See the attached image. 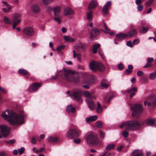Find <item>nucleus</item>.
Here are the masks:
<instances>
[{"label": "nucleus", "mask_w": 156, "mask_h": 156, "mask_svg": "<svg viewBox=\"0 0 156 156\" xmlns=\"http://www.w3.org/2000/svg\"><path fill=\"white\" fill-rule=\"evenodd\" d=\"M25 115L21 114L19 115L12 110H7L3 112L1 116L5 119H7L10 125H21L24 122Z\"/></svg>", "instance_id": "nucleus-1"}, {"label": "nucleus", "mask_w": 156, "mask_h": 156, "mask_svg": "<svg viewBox=\"0 0 156 156\" xmlns=\"http://www.w3.org/2000/svg\"><path fill=\"white\" fill-rule=\"evenodd\" d=\"M70 70H67L65 68L63 70L57 71L55 76H52L51 79L55 80L58 78L66 80L68 82L78 83L80 80L79 76L77 75H74L71 74Z\"/></svg>", "instance_id": "nucleus-2"}, {"label": "nucleus", "mask_w": 156, "mask_h": 156, "mask_svg": "<svg viewBox=\"0 0 156 156\" xmlns=\"http://www.w3.org/2000/svg\"><path fill=\"white\" fill-rule=\"evenodd\" d=\"M47 11L50 12L51 11L53 10L54 12V20L58 22V24H60L61 22V19L62 18V16L60 14L61 11L60 8L59 6L54 7L52 8L50 6H48L46 8Z\"/></svg>", "instance_id": "nucleus-3"}, {"label": "nucleus", "mask_w": 156, "mask_h": 156, "mask_svg": "<svg viewBox=\"0 0 156 156\" xmlns=\"http://www.w3.org/2000/svg\"><path fill=\"white\" fill-rule=\"evenodd\" d=\"M137 34L136 31L135 29H132L126 34L120 33L116 34V40L118 41H121L128 37H133Z\"/></svg>", "instance_id": "nucleus-4"}, {"label": "nucleus", "mask_w": 156, "mask_h": 156, "mask_svg": "<svg viewBox=\"0 0 156 156\" xmlns=\"http://www.w3.org/2000/svg\"><path fill=\"white\" fill-rule=\"evenodd\" d=\"M131 109L133 111L132 116L135 118L139 117L143 111L142 105L140 104H135L134 106L131 107Z\"/></svg>", "instance_id": "nucleus-5"}, {"label": "nucleus", "mask_w": 156, "mask_h": 156, "mask_svg": "<svg viewBox=\"0 0 156 156\" xmlns=\"http://www.w3.org/2000/svg\"><path fill=\"white\" fill-rule=\"evenodd\" d=\"M89 67L92 71L95 72L98 70L103 72L105 69V67L102 64L95 61H93L90 63Z\"/></svg>", "instance_id": "nucleus-6"}, {"label": "nucleus", "mask_w": 156, "mask_h": 156, "mask_svg": "<svg viewBox=\"0 0 156 156\" xmlns=\"http://www.w3.org/2000/svg\"><path fill=\"white\" fill-rule=\"evenodd\" d=\"M86 139L87 143L89 144L96 145L98 143V140L96 134L92 132L87 134Z\"/></svg>", "instance_id": "nucleus-7"}, {"label": "nucleus", "mask_w": 156, "mask_h": 156, "mask_svg": "<svg viewBox=\"0 0 156 156\" xmlns=\"http://www.w3.org/2000/svg\"><path fill=\"white\" fill-rule=\"evenodd\" d=\"M127 129L130 130H136L139 129L141 125L136 120H130L127 122Z\"/></svg>", "instance_id": "nucleus-8"}, {"label": "nucleus", "mask_w": 156, "mask_h": 156, "mask_svg": "<svg viewBox=\"0 0 156 156\" xmlns=\"http://www.w3.org/2000/svg\"><path fill=\"white\" fill-rule=\"evenodd\" d=\"M80 131L76 129H70L66 133L67 137L70 139L78 137L79 136Z\"/></svg>", "instance_id": "nucleus-9"}, {"label": "nucleus", "mask_w": 156, "mask_h": 156, "mask_svg": "<svg viewBox=\"0 0 156 156\" xmlns=\"http://www.w3.org/2000/svg\"><path fill=\"white\" fill-rule=\"evenodd\" d=\"M10 128L4 125H0V131L2 135L6 137L9 134Z\"/></svg>", "instance_id": "nucleus-10"}, {"label": "nucleus", "mask_w": 156, "mask_h": 156, "mask_svg": "<svg viewBox=\"0 0 156 156\" xmlns=\"http://www.w3.org/2000/svg\"><path fill=\"white\" fill-rule=\"evenodd\" d=\"M101 30L103 31L104 33L106 34L108 33V32L102 29L99 30L98 29L96 28H93L91 31L90 32V38L91 40H92L93 39L95 36H96L98 35L101 33Z\"/></svg>", "instance_id": "nucleus-11"}, {"label": "nucleus", "mask_w": 156, "mask_h": 156, "mask_svg": "<svg viewBox=\"0 0 156 156\" xmlns=\"http://www.w3.org/2000/svg\"><path fill=\"white\" fill-rule=\"evenodd\" d=\"M82 94V92L80 90H75L73 91L71 93L69 94L70 97L73 96L74 98L78 101H82L81 97Z\"/></svg>", "instance_id": "nucleus-12"}, {"label": "nucleus", "mask_w": 156, "mask_h": 156, "mask_svg": "<svg viewBox=\"0 0 156 156\" xmlns=\"http://www.w3.org/2000/svg\"><path fill=\"white\" fill-rule=\"evenodd\" d=\"M23 34L28 36H32L34 34V31L33 28L31 27H27L23 30Z\"/></svg>", "instance_id": "nucleus-13"}, {"label": "nucleus", "mask_w": 156, "mask_h": 156, "mask_svg": "<svg viewBox=\"0 0 156 156\" xmlns=\"http://www.w3.org/2000/svg\"><path fill=\"white\" fill-rule=\"evenodd\" d=\"M42 85L41 83H33L31 85L28 89V90L30 92H32L37 90Z\"/></svg>", "instance_id": "nucleus-14"}, {"label": "nucleus", "mask_w": 156, "mask_h": 156, "mask_svg": "<svg viewBox=\"0 0 156 156\" xmlns=\"http://www.w3.org/2000/svg\"><path fill=\"white\" fill-rule=\"evenodd\" d=\"M18 73L24 76L26 79H28L30 76V74L26 70L23 69H20L18 70Z\"/></svg>", "instance_id": "nucleus-15"}, {"label": "nucleus", "mask_w": 156, "mask_h": 156, "mask_svg": "<svg viewBox=\"0 0 156 156\" xmlns=\"http://www.w3.org/2000/svg\"><path fill=\"white\" fill-rule=\"evenodd\" d=\"M86 100L89 108L91 110H94L95 108V105L93 99L88 98Z\"/></svg>", "instance_id": "nucleus-16"}, {"label": "nucleus", "mask_w": 156, "mask_h": 156, "mask_svg": "<svg viewBox=\"0 0 156 156\" xmlns=\"http://www.w3.org/2000/svg\"><path fill=\"white\" fill-rule=\"evenodd\" d=\"M137 91V89L136 87H132L126 91L127 93H130V98L131 99L135 94V92Z\"/></svg>", "instance_id": "nucleus-17"}, {"label": "nucleus", "mask_w": 156, "mask_h": 156, "mask_svg": "<svg viewBox=\"0 0 156 156\" xmlns=\"http://www.w3.org/2000/svg\"><path fill=\"white\" fill-rule=\"evenodd\" d=\"M2 3L5 6H6L7 8H4L3 9V11L6 13H7L9 12L11 9L12 8V6L8 4L7 2L5 1H2Z\"/></svg>", "instance_id": "nucleus-18"}, {"label": "nucleus", "mask_w": 156, "mask_h": 156, "mask_svg": "<svg viewBox=\"0 0 156 156\" xmlns=\"http://www.w3.org/2000/svg\"><path fill=\"white\" fill-rule=\"evenodd\" d=\"M112 2L111 1H108L104 6L102 12L104 14H107L108 13V8L111 5Z\"/></svg>", "instance_id": "nucleus-19"}, {"label": "nucleus", "mask_w": 156, "mask_h": 156, "mask_svg": "<svg viewBox=\"0 0 156 156\" xmlns=\"http://www.w3.org/2000/svg\"><path fill=\"white\" fill-rule=\"evenodd\" d=\"M156 123V118H150L147 119L146 122V124L149 126H153Z\"/></svg>", "instance_id": "nucleus-20"}, {"label": "nucleus", "mask_w": 156, "mask_h": 156, "mask_svg": "<svg viewBox=\"0 0 156 156\" xmlns=\"http://www.w3.org/2000/svg\"><path fill=\"white\" fill-rule=\"evenodd\" d=\"M97 6V3L96 1L92 0L91 1L89 5L88 9L91 10L95 8Z\"/></svg>", "instance_id": "nucleus-21"}, {"label": "nucleus", "mask_w": 156, "mask_h": 156, "mask_svg": "<svg viewBox=\"0 0 156 156\" xmlns=\"http://www.w3.org/2000/svg\"><path fill=\"white\" fill-rule=\"evenodd\" d=\"M31 10L34 13H38L40 12L39 7L37 5H34L31 7Z\"/></svg>", "instance_id": "nucleus-22"}, {"label": "nucleus", "mask_w": 156, "mask_h": 156, "mask_svg": "<svg viewBox=\"0 0 156 156\" xmlns=\"http://www.w3.org/2000/svg\"><path fill=\"white\" fill-rule=\"evenodd\" d=\"M64 14L65 15H72L74 13V11L69 7H67L64 10Z\"/></svg>", "instance_id": "nucleus-23"}, {"label": "nucleus", "mask_w": 156, "mask_h": 156, "mask_svg": "<svg viewBox=\"0 0 156 156\" xmlns=\"http://www.w3.org/2000/svg\"><path fill=\"white\" fill-rule=\"evenodd\" d=\"M132 156H144V155L141 151L135 150L133 152Z\"/></svg>", "instance_id": "nucleus-24"}, {"label": "nucleus", "mask_w": 156, "mask_h": 156, "mask_svg": "<svg viewBox=\"0 0 156 156\" xmlns=\"http://www.w3.org/2000/svg\"><path fill=\"white\" fill-rule=\"evenodd\" d=\"M21 15L20 14L16 13L14 14L12 17V21H17L19 20H21L20 18Z\"/></svg>", "instance_id": "nucleus-25"}, {"label": "nucleus", "mask_w": 156, "mask_h": 156, "mask_svg": "<svg viewBox=\"0 0 156 156\" xmlns=\"http://www.w3.org/2000/svg\"><path fill=\"white\" fill-rule=\"evenodd\" d=\"M97 119V116L96 115H94L90 117L87 118L86 120L87 122H89L90 121H95Z\"/></svg>", "instance_id": "nucleus-26"}, {"label": "nucleus", "mask_w": 156, "mask_h": 156, "mask_svg": "<svg viewBox=\"0 0 156 156\" xmlns=\"http://www.w3.org/2000/svg\"><path fill=\"white\" fill-rule=\"evenodd\" d=\"M66 110L68 112H72L73 113H75L76 112V108L75 107H72V106L70 105L67 107Z\"/></svg>", "instance_id": "nucleus-27"}, {"label": "nucleus", "mask_w": 156, "mask_h": 156, "mask_svg": "<svg viewBox=\"0 0 156 156\" xmlns=\"http://www.w3.org/2000/svg\"><path fill=\"white\" fill-rule=\"evenodd\" d=\"M133 67L132 65H129L128 66V69H126L125 71V73L127 74H130L132 72V69H133Z\"/></svg>", "instance_id": "nucleus-28"}, {"label": "nucleus", "mask_w": 156, "mask_h": 156, "mask_svg": "<svg viewBox=\"0 0 156 156\" xmlns=\"http://www.w3.org/2000/svg\"><path fill=\"white\" fill-rule=\"evenodd\" d=\"M48 140L50 142H55L58 140V137L50 136L48 138Z\"/></svg>", "instance_id": "nucleus-29"}, {"label": "nucleus", "mask_w": 156, "mask_h": 156, "mask_svg": "<svg viewBox=\"0 0 156 156\" xmlns=\"http://www.w3.org/2000/svg\"><path fill=\"white\" fill-rule=\"evenodd\" d=\"M97 106L96 108V111L98 113H101L103 110V108L101 106L100 104L98 102H97Z\"/></svg>", "instance_id": "nucleus-30"}, {"label": "nucleus", "mask_w": 156, "mask_h": 156, "mask_svg": "<svg viewBox=\"0 0 156 156\" xmlns=\"http://www.w3.org/2000/svg\"><path fill=\"white\" fill-rule=\"evenodd\" d=\"M84 94L88 98H90L91 99H94L95 98V96H92L91 94L87 91H85L84 92Z\"/></svg>", "instance_id": "nucleus-31"}, {"label": "nucleus", "mask_w": 156, "mask_h": 156, "mask_svg": "<svg viewBox=\"0 0 156 156\" xmlns=\"http://www.w3.org/2000/svg\"><path fill=\"white\" fill-rule=\"evenodd\" d=\"M149 28V26L143 27L142 29L140 30V32L141 33H145L148 31Z\"/></svg>", "instance_id": "nucleus-32"}, {"label": "nucleus", "mask_w": 156, "mask_h": 156, "mask_svg": "<svg viewBox=\"0 0 156 156\" xmlns=\"http://www.w3.org/2000/svg\"><path fill=\"white\" fill-rule=\"evenodd\" d=\"M3 22L6 24H11L12 23V21L7 17L5 16L3 19Z\"/></svg>", "instance_id": "nucleus-33"}, {"label": "nucleus", "mask_w": 156, "mask_h": 156, "mask_svg": "<svg viewBox=\"0 0 156 156\" xmlns=\"http://www.w3.org/2000/svg\"><path fill=\"white\" fill-rule=\"evenodd\" d=\"M113 98V96H111L110 97L108 95H107L105 97L104 100L108 104H109L110 102V100Z\"/></svg>", "instance_id": "nucleus-34"}, {"label": "nucleus", "mask_w": 156, "mask_h": 156, "mask_svg": "<svg viewBox=\"0 0 156 156\" xmlns=\"http://www.w3.org/2000/svg\"><path fill=\"white\" fill-rule=\"evenodd\" d=\"M64 39L66 41L70 42H72L74 41L75 39L72 37L68 36H65L64 37Z\"/></svg>", "instance_id": "nucleus-35"}, {"label": "nucleus", "mask_w": 156, "mask_h": 156, "mask_svg": "<svg viewBox=\"0 0 156 156\" xmlns=\"http://www.w3.org/2000/svg\"><path fill=\"white\" fill-rule=\"evenodd\" d=\"M73 57L74 58H75L76 56H77L78 60L80 61L81 60V58L80 57V54L79 53L76 54L75 50H73Z\"/></svg>", "instance_id": "nucleus-36"}, {"label": "nucleus", "mask_w": 156, "mask_h": 156, "mask_svg": "<svg viewBox=\"0 0 156 156\" xmlns=\"http://www.w3.org/2000/svg\"><path fill=\"white\" fill-rule=\"evenodd\" d=\"M115 145L114 144H110L107 145L106 147V150H110L113 149L115 147Z\"/></svg>", "instance_id": "nucleus-37"}, {"label": "nucleus", "mask_w": 156, "mask_h": 156, "mask_svg": "<svg viewBox=\"0 0 156 156\" xmlns=\"http://www.w3.org/2000/svg\"><path fill=\"white\" fill-rule=\"evenodd\" d=\"M105 80H103L101 82V88L102 89V87L107 88L108 87L109 85L108 84L105 83Z\"/></svg>", "instance_id": "nucleus-38"}, {"label": "nucleus", "mask_w": 156, "mask_h": 156, "mask_svg": "<svg viewBox=\"0 0 156 156\" xmlns=\"http://www.w3.org/2000/svg\"><path fill=\"white\" fill-rule=\"evenodd\" d=\"M54 0H42L43 3L45 5L49 4L52 2Z\"/></svg>", "instance_id": "nucleus-39"}, {"label": "nucleus", "mask_w": 156, "mask_h": 156, "mask_svg": "<svg viewBox=\"0 0 156 156\" xmlns=\"http://www.w3.org/2000/svg\"><path fill=\"white\" fill-rule=\"evenodd\" d=\"M96 126L98 128H101L103 126V123L101 121H98L96 123Z\"/></svg>", "instance_id": "nucleus-40"}, {"label": "nucleus", "mask_w": 156, "mask_h": 156, "mask_svg": "<svg viewBox=\"0 0 156 156\" xmlns=\"http://www.w3.org/2000/svg\"><path fill=\"white\" fill-rule=\"evenodd\" d=\"M156 76V73H150L149 75V78L151 80H154Z\"/></svg>", "instance_id": "nucleus-41"}, {"label": "nucleus", "mask_w": 156, "mask_h": 156, "mask_svg": "<svg viewBox=\"0 0 156 156\" xmlns=\"http://www.w3.org/2000/svg\"><path fill=\"white\" fill-rule=\"evenodd\" d=\"M21 21V20H19L17 21H13L14 23H13L12 28L14 29H16V27L17 26L19 23Z\"/></svg>", "instance_id": "nucleus-42"}, {"label": "nucleus", "mask_w": 156, "mask_h": 156, "mask_svg": "<svg viewBox=\"0 0 156 156\" xmlns=\"http://www.w3.org/2000/svg\"><path fill=\"white\" fill-rule=\"evenodd\" d=\"M155 0H149L146 3V6L147 7L150 6Z\"/></svg>", "instance_id": "nucleus-43"}, {"label": "nucleus", "mask_w": 156, "mask_h": 156, "mask_svg": "<svg viewBox=\"0 0 156 156\" xmlns=\"http://www.w3.org/2000/svg\"><path fill=\"white\" fill-rule=\"evenodd\" d=\"M5 143L8 144H9L11 145H13L16 142V140H11L9 141H5Z\"/></svg>", "instance_id": "nucleus-44"}, {"label": "nucleus", "mask_w": 156, "mask_h": 156, "mask_svg": "<svg viewBox=\"0 0 156 156\" xmlns=\"http://www.w3.org/2000/svg\"><path fill=\"white\" fill-rule=\"evenodd\" d=\"M65 48V46L63 45H61L58 47L57 48V50L59 52H60V51L63 49Z\"/></svg>", "instance_id": "nucleus-45"}, {"label": "nucleus", "mask_w": 156, "mask_h": 156, "mask_svg": "<svg viewBox=\"0 0 156 156\" xmlns=\"http://www.w3.org/2000/svg\"><path fill=\"white\" fill-rule=\"evenodd\" d=\"M92 12L91 11H90L87 14V18L88 20L92 18Z\"/></svg>", "instance_id": "nucleus-46"}, {"label": "nucleus", "mask_w": 156, "mask_h": 156, "mask_svg": "<svg viewBox=\"0 0 156 156\" xmlns=\"http://www.w3.org/2000/svg\"><path fill=\"white\" fill-rule=\"evenodd\" d=\"M25 151V148L24 147H21L20 149L18 150L19 154H23Z\"/></svg>", "instance_id": "nucleus-47"}, {"label": "nucleus", "mask_w": 156, "mask_h": 156, "mask_svg": "<svg viewBox=\"0 0 156 156\" xmlns=\"http://www.w3.org/2000/svg\"><path fill=\"white\" fill-rule=\"evenodd\" d=\"M122 134L123 136L125 138H127L129 135L128 132L126 131H123L122 133Z\"/></svg>", "instance_id": "nucleus-48"}, {"label": "nucleus", "mask_w": 156, "mask_h": 156, "mask_svg": "<svg viewBox=\"0 0 156 156\" xmlns=\"http://www.w3.org/2000/svg\"><path fill=\"white\" fill-rule=\"evenodd\" d=\"M118 68L119 70H122L124 68V66L123 64L120 63L118 66Z\"/></svg>", "instance_id": "nucleus-49"}, {"label": "nucleus", "mask_w": 156, "mask_h": 156, "mask_svg": "<svg viewBox=\"0 0 156 156\" xmlns=\"http://www.w3.org/2000/svg\"><path fill=\"white\" fill-rule=\"evenodd\" d=\"M126 44L128 46L132 48L133 47V45L132 44V42L130 41H128L126 43Z\"/></svg>", "instance_id": "nucleus-50"}, {"label": "nucleus", "mask_w": 156, "mask_h": 156, "mask_svg": "<svg viewBox=\"0 0 156 156\" xmlns=\"http://www.w3.org/2000/svg\"><path fill=\"white\" fill-rule=\"evenodd\" d=\"M127 122H125L123 123L121 125H120L119 127L122 128H123L124 126H125L126 129H127Z\"/></svg>", "instance_id": "nucleus-51"}, {"label": "nucleus", "mask_w": 156, "mask_h": 156, "mask_svg": "<svg viewBox=\"0 0 156 156\" xmlns=\"http://www.w3.org/2000/svg\"><path fill=\"white\" fill-rule=\"evenodd\" d=\"M98 53L101 57L102 58H104V55L103 54V53L101 50H99L98 51Z\"/></svg>", "instance_id": "nucleus-52"}, {"label": "nucleus", "mask_w": 156, "mask_h": 156, "mask_svg": "<svg viewBox=\"0 0 156 156\" xmlns=\"http://www.w3.org/2000/svg\"><path fill=\"white\" fill-rule=\"evenodd\" d=\"M151 103L154 106H156V98L151 100Z\"/></svg>", "instance_id": "nucleus-53"}, {"label": "nucleus", "mask_w": 156, "mask_h": 156, "mask_svg": "<svg viewBox=\"0 0 156 156\" xmlns=\"http://www.w3.org/2000/svg\"><path fill=\"white\" fill-rule=\"evenodd\" d=\"M144 74V73L143 71H138L137 72V75L139 76H140Z\"/></svg>", "instance_id": "nucleus-54"}, {"label": "nucleus", "mask_w": 156, "mask_h": 156, "mask_svg": "<svg viewBox=\"0 0 156 156\" xmlns=\"http://www.w3.org/2000/svg\"><path fill=\"white\" fill-rule=\"evenodd\" d=\"M78 49H80L82 51H83L84 49V47L83 45L82 44H80L77 47V49L78 50Z\"/></svg>", "instance_id": "nucleus-55"}, {"label": "nucleus", "mask_w": 156, "mask_h": 156, "mask_svg": "<svg viewBox=\"0 0 156 156\" xmlns=\"http://www.w3.org/2000/svg\"><path fill=\"white\" fill-rule=\"evenodd\" d=\"M137 9L139 11H141L143 10V6L142 5H140L137 7Z\"/></svg>", "instance_id": "nucleus-56"}, {"label": "nucleus", "mask_w": 156, "mask_h": 156, "mask_svg": "<svg viewBox=\"0 0 156 156\" xmlns=\"http://www.w3.org/2000/svg\"><path fill=\"white\" fill-rule=\"evenodd\" d=\"M147 103V106L148 107H150L151 106H152V107H154V106H153L152 104H151V103L147 102V101H145L144 102V105L145 106H146Z\"/></svg>", "instance_id": "nucleus-57"}, {"label": "nucleus", "mask_w": 156, "mask_h": 156, "mask_svg": "<svg viewBox=\"0 0 156 156\" xmlns=\"http://www.w3.org/2000/svg\"><path fill=\"white\" fill-rule=\"evenodd\" d=\"M152 66V65L151 63L147 62L146 65H145L144 67V68H147V67H151Z\"/></svg>", "instance_id": "nucleus-58"}, {"label": "nucleus", "mask_w": 156, "mask_h": 156, "mask_svg": "<svg viewBox=\"0 0 156 156\" xmlns=\"http://www.w3.org/2000/svg\"><path fill=\"white\" fill-rule=\"evenodd\" d=\"M100 135L101 138L103 139L104 137V133L102 131H99Z\"/></svg>", "instance_id": "nucleus-59"}, {"label": "nucleus", "mask_w": 156, "mask_h": 156, "mask_svg": "<svg viewBox=\"0 0 156 156\" xmlns=\"http://www.w3.org/2000/svg\"><path fill=\"white\" fill-rule=\"evenodd\" d=\"M139 42V40L138 39H135L133 40V44H136Z\"/></svg>", "instance_id": "nucleus-60"}, {"label": "nucleus", "mask_w": 156, "mask_h": 156, "mask_svg": "<svg viewBox=\"0 0 156 156\" xmlns=\"http://www.w3.org/2000/svg\"><path fill=\"white\" fill-rule=\"evenodd\" d=\"M154 61V59L153 58H149L147 60V62L151 63Z\"/></svg>", "instance_id": "nucleus-61"}, {"label": "nucleus", "mask_w": 156, "mask_h": 156, "mask_svg": "<svg viewBox=\"0 0 156 156\" xmlns=\"http://www.w3.org/2000/svg\"><path fill=\"white\" fill-rule=\"evenodd\" d=\"M44 148L42 147L40 148L39 151L36 150V153H38L42 152L44 150Z\"/></svg>", "instance_id": "nucleus-62"}, {"label": "nucleus", "mask_w": 156, "mask_h": 156, "mask_svg": "<svg viewBox=\"0 0 156 156\" xmlns=\"http://www.w3.org/2000/svg\"><path fill=\"white\" fill-rule=\"evenodd\" d=\"M80 140L79 139H76L74 140V142L76 144H79L80 142Z\"/></svg>", "instance_id": "nucleus-63"}, {"label": "nucleus", "mask_w": 156, "mask_h": 156, "mask_svg": "<svg viewBox=\"0 0 156 156\" xmlns=\"http://www.w3.org/2000/svg\"><path fill=\"white\" fill-rule=\"evenodd\" d=\"M100 46V44H95L93 46V47L95 48H96L97 49Z\"/></svg>", "instance_id": "nucleus-64"}]
</instances>
